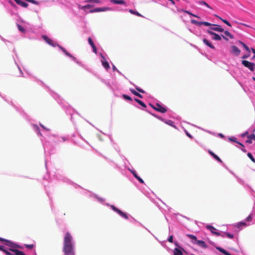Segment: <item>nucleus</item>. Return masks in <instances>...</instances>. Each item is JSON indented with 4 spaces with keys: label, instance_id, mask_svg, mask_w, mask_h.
I'll return each mask as SVG.
<instances>
[{
    "label": "nucleus",
    "instance_id": "nucleus-35",
    "mask_svg": "<svg viewBox=\"0 0 255 255\" xmlns=\"http://www.w3.org/2000/svg\"><path fill=\"white\" fill-rule=\"evenodd\" d=\"M187 237H188L190 239L194 240L196 243L197 242V239L195 236L193 235H187Z\"/></svg>",
    "mask_w": 255,
    "mask_h": 255
},
{
    "label": "nucleus",
    "instance_id": "nucleus-1",
    "mask_svg": "<svg viewBox=\"0 0 255 255\" xmlns=\"http://www.w3.org/2000/svg\"><path fill=\"white\" fill-rule=\"evenodd\" d=\"M63 252L64 255H75L73 238L69 232H67L63 238Z\"/></svg>",
    "mask_w": 255,
    "mask_h": 255
},
{
    "label": "nucleus",
    "instance_id": "nucleus-28",
    "mask_svg": "<svg viewBox=\"0 0 255 255\" xmlns=\"http://www.w3.org/2000/svg\"><path fill=\"white\" fill-rule=\"evenodd\" d=\"M224 32V34L228 36L230 39H234V36L233 35H232L231 33H230L228 31H223Z\"/></svg>",
    "mask_w": 255,
    "mask_h": 255
},
{
    "label": "nucleus",
    "instance_id": "nucleus-55",
    "mask_svg": "<svg viewBox=\"0 0 255 255\" xmlns=\"http://www.w3.org/2000/svg\"><path fill=\"white\" fill-rule=\"evenodd\" d=\"M6 240V239L0 238V241L3 242L4 244L5 243Z\"/></svg>",
    "mask_w": 255,
    "mask_h": 255
},
{
    "label": "nucleus",
    "instance_id": "nucleus-40",
    "mask_svg": "<svg viewBox=\"0 0 255 255\" xmlns=\"http://www.w3.org/2000/svg\"><path fill=\"white\" fill-rule=\"evenodd\" d=\"M24 246L27 248V249H32L34 247V245H27V244H25L24 245Z\"/></svg>",
    "mask_w": 255,
    "mask_h": 255
},
{
    "label": "nucleus",
    "instance_id": "nucleus-58",
    "mask_svg": "<svg viewBox=\"0 0 255 255\" xmlns=\"http://www.w3.org/2000/svg\"><path fill=\"white\" fill-rule=\"evenodd\" d=\"M219 135L222 138L224 137V135L222 133H219Z\"/></svg>",
    "mask_w": 255,
    "mask_h": 255
},
{
    "label": "nucleus",
    "instance_id": "nucleus-14",
    "mask_svg": "<svg viewBox=\"0 0 255 255\" xmlns=\"http://www.w3.org/2000/svg\"><path fill=\"white\" fill-rule=\"evenodd\" d=\"M108 9L107 7H103V8H96L90 10V12H100V11H104Z\"/></svg>",
    "mask_w": 255,
    "mask_h": 255
},
{
    "label": "nucleus",
    "instance_id": "nucleus-61",
    "mask_svg": "<svg viewBox=\"0 0 255 255\" xmlns=\"http://www.w3.org/2000/svg\"><path fill=\"white\" fill-rule=\"evenodd\" d=\"M174 244H175V246H176L177 247H179V246H178V244H177V242H175V243H174Z\"/></svg>",
    "mask_w": 255,
    "mask_h": 255
},
{
    "label": "nucleus",
    "instance_id": "nucleus-25",
    "mask_svg": "<svg viewBox=\"0 0 255 255\" xmlns=\"http://www.w3.org/2000/svg\"><path fill=\"white\" fill-rule=\"evenodd\" d=\"M239 43L244 47V48L248 51V53H250V49L249 47L245 43L241 41H239Z\"/></svg>",
    "mask_w": 255,
    "mask_h": 255
},
{
    "label": "nucleus",
    "instance_id": "nucleus-21",
    "mask_svg": "<svg viewBox=\"0 0 255 255\" xmlns=\"http://www.w3.org/2000/svg\"><path fill=\"white\" fill-rule=\"evenodd\" d=\"M174 255H184L181 250L175 248L173 250Z\"/></svg>",
    "mask_w": 255,
    "mask_h": 255
},
{
    "label": "nucleus",
    "instance_id": "nucleus-56",
    "mask_svg": "<svg viewBox=\"0 0 255 255\" xmlns=\"http://www.w3.org/2000/svg\"><path fill=\"white\" fill-rule=\"evenodd\" d=\"M248 134V131H246V132H245V133H243V134H242V136L243 137H244V136H246V135H247Z\"/></svg>",
    "mask_w": 255,
    "mask_h": 255
},
{
    "label": "nucleus",
    "instance_id": "nucleus-63",
    "mask_svg": "<svg viewBox=\"0 0 255 255\" xmlns=\"http://www.w3.org/2000/svg\"><path fill=\"white\" fill-rule=\"evenodd\" d=\"M253 80L255 81V77H253Z\"/></svg>",
    "mask_w": 255,
    "mask_h": 255
},
{
    "label": "nucleus",
    "instance_id": "nucleus-29",
    "mask_svg": "<svg viewBox=\"0 0 255 255\" xmlns=\"http://www.w3.org/2000/svg\"><path fill=\"white\" fill-rule=\"evenodd\" d=\"M229 140L230 141H233V142H235L236 143H237L238 144H240L241 146H242V147H244V145L241 142L238 141L236 140V138H233V137H230L229 138Z\"/></svg>",
    "mask_w": 255,
    "mask_h": 255
},
{
    "label": "nucleus",
    "instance_id": "nucleus-45",
    "mask_svg": "<svg viewBox=\"0 0 255 255\" xmlns=\"http://www.w3.org/2000/svg\"><path fill=\"white\" fill-rule=\"evenodd\" d=\"M247 224L245 222H240L238 223L237 227H240L241 226H246Z\"/></svg>",
    "mask_w": 255,
    "mask_h": 255
},
{
    "label": "nucleus",
    "instance_id": "nucleus-50",
    "mask_svg": "<svg viewBox=\"0 0 255 255\" xmlns=\"http://www.w3.org/2000/svg\"><path fill=\"white\" fill-rule=\"evenodd\" d=\"M251 50H252V52L254 54V55L252 57V59H255V49L254 48H252Z\"/></svg>",
    "mask_w": 255,
    "mask_h": 255
},
{
    "label": "nucleus",
    "instance_id": "nucleus-37",
    "mask_svg": "<svg viewBox=\"0 0 255 255\" xmlns=\"http://www.w3.org/2000/svg\"><path fill=\"white\" fill-rule=\"evenodd\" d=\"M247 155H248V156L250 158V159L253 162L255 163V159L254 157H253V156L252 155V154L250 152H249Z\"/></svg>",
    "mask_w": 255,
    "mask_h": 255
},
{
    "label": "nucleus",
    "instance_id": "nucleus-43",
    "mask_svg": "<svg viewBox=\"0 0 255 255\" xmlns=\"http://www.w3.org/2000/svg\"><path fill=\"white\" fill-rule=\"evenodd\" d=\"M165 123L168 124V125H170V126H173V122L171 121V120H168V121H166L165 122Z\"/></svg>",
    "mask_w": 255,
    "mask_h": 255
},
{
    "label": "nucleus",
    "instance_id": "nucleus-20",
    "mask_svg": "<svg viewBox=\"0 0 255 255\" xmlns=\"http://www.w3.org/2000/svg\"><path fill=\"white\" fill-rule=\"evenodd\" d=\"M111 1L114 4H126V2L124 0H111Z\"/></svg>",
    "mask_w": 255,
    "mask_h": 255
},
{
    "label": "nucleus",
    "instance_id": "nucleus-49",
    "mask_svg": "<svg viewBox=\"0 0 255 255\" xmlns=\"http://www.w3.org/2000/svg\"><path fill=\"white\" fill-rule=\"evenodd\" d=\"M92 47V48H93V52H94L95 53H96H96H97V48H96V47L95 45H94V46H93Z\"/></svg>",
    "mask_w": 255,
    "mask_h": 255
},
{
    "label": "nucleus",
    "instance_id": "nucleus-59",
    "mask_svg": "<svg viewBox=\"0 0 255 255\" xmlns=\"http://www.w3.org/2000/svg\"><path fill=\"white\" fill-rule=\"evenodd\" d=\"M241 149L244 152H246L247 151L246 149L244 148V147H243V148Z\"/></svg>",
    "mask_w": 255,
    "mask_h": 255
},
{
    "label": "nucleus",
    "instance_id": "nucleus-57",
    "mask_svg": "<svg viewBox=\"0 0 255 255\" xmlns=\"http://www.w3.org/2000/svg\"><path fill=\"white\" fill-rule=\"evenodd\" d=\"M187 136H188V137H189L190 138H193V137H192V136L191 134H190L189 133H187Z\"/></svg>",
    "mask_w": 255,
    "mask_h": 255
},
{
    "label": "nucleus",
    "instance_id": "nucleus-60",
    "mask_svg": "<svg viewBox=\"0 0 255 255\" xmlns=\"http://www.w3.org/2000/svg\"><path fill=\"white\" fill-rule=\"evenodd\" d=\"M113 69L114 71L117 70L116 67L114 65L113 66Z\"/></svg>",
    "mask_w": 255,
    "mask_h": 255
},
{
    "label": "nucleus",
    "instance_id": "nucleus-52",
    "mask_svg": "<svg viewBox=\"0 0 255 255\" xmlns=\"http://www.w3.org/2000/svg\"><path fill=\"white\" fill-rule=\"evenodd\" d=\"M0 251L4 252V251H5V247L3 246H0Z\"/></svg>",
    "mask_w": 255,
    "mask_h": 255
},
{
    "label": "nucleus",
    "instance_id": "nucleus-38",
    "mask_svg": "<svg viewBox=\"0 0 255 255\" xmlns=\"http://www.w3.org/2000/svg\"><path fill=\"white\" fill-rule=\"evenodd\" d=\"M201 25H204L205 26H211L213 25V24H211L208 22L206 21H201Z\"/></svg>",
    "mask_w": 255,
    "mask_h": 255
},
{
    "label": "nucleus",
    "instance_id": "nucleus-26",
    "mask_svg": "<svg viewBox=\"0 0 255 255\" xmlns=\"http://www.w3.org/2000/svg\"><path fill=\"white\" fill-rule=\"evenodd\" d=\"M134 100L137 103H138L140 106H141L142 107H143V108H146V105L143 102H142L141 101H140V100L138 99H134Z\"/></svg>",
    "mask_w": 255,
    "mask_h": 255
},
{
    "label": "nucleus",
    "instance_id": "nucleus-34",
    "mask_svg": "<svg viewBox=\"0 0 255 255\" xmlns=\"http://www.w3.org/2000/svg\"><path fill=\"white\" fill-rule=\"evenodd\" d=\"M129 12L130 13L135 14V15H136L137 16H142V15L139 12H138L137 11H135L133 10L129 9Z\"/></svg>",
    "mask_w": 255,
    "mask_h": 255
},
{
    "label": "nucleus",
    "instance_id": "nucleus-19",
    "mask_svg": "<svg viewBox=\"0 0 255 255\" xmlns=\"http://www.w3.org/2000/svg\"><path fill=\"white\" fill-rule=\"evenodd\" d=\"M197 245L198 246L202 247L204 248H206L207 247V245L204 241L198 240L196 243Z\"/></svg>",
    "mask_w": 255,
    "mask_h": 255
},
{
    "label": "nucleus",
    "instance_id": "nucleus-23",
    "mask_svg": "<svg viewBox=\"0 0 255 255\" xmlns=\"http://www.w3.org/2000/svg\"><path fill=\"white\" fill-rule=\"evenodd\" d=\"M217 250L219 251L221 253L224 254L225 255H232L230 253L227 252L224 249L221 248H217Z\"/></svg>",
    "mask_w": 255,
    "mask_h": 255
},
{
    "label": "nucleus",
    "instance_id": "nucleus-7",
    "mask_svg": "<svg viewBox=\"0 0 255 255\" xmlns=\"http://www.w3.org/2000/svg\"><path fill=\"white\" fill-rule=\"evenodd\" d=\"M206 228L208 229L210 231V232L214 235H215L217 236H221L224 238V235H221L219 232H216V229L214 228L213 226L211 225H207L206 226Z\"/></svg>",
    "mask_w": 255,
    "mask_h": 255
},
{
    "label": "nucleus",
    "instance_id": "nucleus-33",
    "mask_svg": "<svg viewBox=\"0 0 255 255\" xmlns=\"http://www.w3.org/2000/svg\"><path fill=\"white\" fill-rule=\"evenodd\" d=\"M191 22L192 24H194L198 25V26L201 25V21L199 22V21H197L196 20L192 19L191 20Z\"/></svg>",
    "mask_w": 255,
    "mask_h": 255
},
{
    "label": "nucleus",
    "instance_id": "nucleus-32",
    "mask_svg": "<svg viewBox=\"0 0 255 255\" xmlns=\"http://www.w3.org/2000/svg\"><path fill=\"white\" fill-rule=\"evenodd\" d=\"M17 27L20 32H21L22 33H25V30L21 25L17 24Z\"/></svg>",
    "mask_w": 255,
    "mask_h": 255
},
{
    "label": "nucleus",
    "instance_id": "nucleus-53",
    "mask_svg": "<svg viewBox=\"0 0 255 255\" xmlns=\"http://www.w3.org/2000/svg\"><path fill=\"white\" fill-rule=\"evenodd\" d=\"M252 139L248 138V139L246 140V142L248 143L251 144V143H252Z\"/></svg>",
    "mask_w": 255,
    "mask_h": 255
},
{
    "label": "nucleus",
    "instance_id": "nucleus-12",
    "mask_svg": "<svg viewBox=\"0 0 255 255\" xmlns=\"http://www.w3.org/2000/svg\"><path fill=\"white\" fill-rule=\"evenodd\" d=\"M9 250L13 253V255H25V254L22 251L18 250L15 249H9Z\"/></svg>",
    "mask_w": 255,
    "mask_h": 255
},
{
    "label": "nucleus",
    "instance_id": "nucleus-54",
    "mask_svg": "<svg viewBox=\"0 0 255 255\" xmlns=\"http://www.w3.org/2000/svg\"><path fill=\"white\" fill-rule=\"evenodd\" d=\"M92 7V5H90V4H87L86 5H85L83 7L84 8H90Z\"/></svg>",
    "mask_w": 255,
    "mask_h": 255
},
{
    "label": "nucleus",
    "instance_id": "nucleus-27",
    "mask_svg": "<svg viewBox=\"0 0 255 255\" xmlns=\"http://www.w3.org/2000/svg\"><path fill=\"white\" fill-rule=\"evenodd\" d=\"M182 11L183 12H184V13H187V14H189V15H190L192 16H194V17H197V18H200L199 16H197V15H195V14H193V13H191V12H190V11H188V10H182Z\"/></svg>",
    "mask_w": 255,
    "mask_h": 255
},
{
    "label": "nucleus",
    "instance_id": "nucleus-44",
    "mask_svg": "<svg viewBox=\"0 0 255 255\" xmlns=\"http://www.w3.org/2000/svg\"><path fill=\"white\" fill-rule=\"evenodd\" d=\"M136 89L139 92L141 93H144L145 92L143 90H142V89H140L137 87H136Z\"/></svg>",
    "mask_w": 255,
    "mask_h": 255
},
{
    "label": "nucleus",
    "instance_id": "nucleus-36",
    "mask_svg": "<svg viewBox=\"0 0 255 255\" xmlns=\"http://www.w3.org/2000/svg\"><path fill=\"white\" fill-rule=\"evenodd\" d=\"M123 97L124 98V99L125 100H128V101H132V99L130 97H129V96L128 95H125V94H124L123 95Z\"/></svg>",
    "mask_w": 255,
    "mask_h": 255
},
{
    "label": "nucleus",
    "instance_id": "nucleus-42",
    "mask_svg": "<svg viewBox=\"0 0 255 255\" xmlns=\"http://www.w3.org/2000/svg\"><path fill=\"white\" fill-rule=\"evenodd\" d=\"M250 56V53H248L247 54H245L244 55H243L242 57V58L243 59H245L249 58Z\"/></svg>",
    "mask_w": 255,
    "mask_h": 255
},
{
    "label": "nucleus",
    "instance_id": "nucleus-16",
    "mask_svg": "<svg viewBox=\"0 0 255 255\" xmlns=\"http://www.w3.org/2000/svg\"><path fill=\"white\" fill-rule=\"evenodd\" d=\"M131 172L132 173L133 176L138 180V181L139 182H140L142 184H143L144 183V181L139 177L137 175V174H136V172L135 171H133V170H130Z\"/></svg>",
    "mask_w": 255,
    "mask_h": 255
},
{
    "label": "nucleus",
    "instance_id": "nucleus-15",
    "mask_svg": "<svg viewBox=\"0 0 255 255\" xmlns=\"http://www.w3.org/2000/svg\"><path fill=\"white\" fill-rule=\"evenodd\" d=\"M203 43L205 45H206L207 46H208V47H209L211 49H215V46L209 40H208L207 39H206L205 38L203 40Z\"/></svg>",
    "mask_w": 255,
    "mask_h": 255
},
{
    "label": "nucleus",
    "instance_id": "nucleus-24",
    "mask_svg": "<svg viewBox=\"0 0 255 255\" xmlns=\"http://www.w3.org/2000/svg\"><path fill=\"white\" fill-rule=\"evenodd\" d=\"M215 16L216 17H217L218 18H219L220 20H221L224 23L227 24L228 26H232L231 23L228 20H227L226 19H223L221 17L218 16L217 15H215Z\"/></svg>",
    "mask_w": 255,
    "mask_h": 255
},
{
    "label": "nucleus",
    "instance_id": "nucleus-4",
    "mask_svg": "<svg viewBox=\"0 0 255 255\" xmlns=\"http://www.w3.org/2000/svg\"><path fill=\"white\" fill-rule=\"evenodd\" d=\"M111 208L114 210L115 212H117L119 215H120L121 217H123L126 219H128V217L127 214L125 213L122 212L121 210L117 208L114 205H111Z\"/></svg>",
    "mask_w": 255,
    "mask_h": 255
},
{
    "label": "nucleus",
    "instance_id": "nucleus-30",
    "mask_svg": "<svg viewBox=\"0 0 255 255\" xmlns=\"http://www.w3.org/2000/svg\"><path fill=\"white\" fill-rule=\"evenodd\" d=\"M223 235H224V237H225V235L230 239H233L234 238V235L233 234L228 232H225Z\"/></svg>",
    "mask_w": 255,
    "mask_h": 255
},
{
    "label": "nucleus",
    "instance_id": "nucleus-9",
    "mask_svg": "<svg viewBox=\"0 0 255 255\" xmlns=\"http://www.w3.org/2000/svg\"><path fill=\"white\" fill-rule=\"evenodd\" d=\"M232 51L231 52L238 56L240 55L241 51L236 46H232L231 47Z\"/></svg>",
    "mask_w": 255,
    "mask_h": 255
},
{
    "label": "nucleus",
    "instance_id": "nucleus-47",
    "mask_svg": "<svg viewBox=\"0 0 255 255\" xmlns=\"http://www.w3.org/2000/svg\"><path fill=\"white\" fill-rule=\"evenodd\" d=\"M89 1L90 2H94V3H100V2L99 0H89Z\"/></svg>",
    "mask_w": 255,
    "mask_h": 255
},
{
    "label": "nucleus",
    "instance_id": "nucleus-17",
    "mask_svg": "<svg viewBox=\"0 0 255 255\" xmlns=\"http://www.w3.org/2000/svg\"><path fill=\"white\" fill-rule=\"evenodd\" d=\"M14 0L16 2V3L17 4L20 5V6H21L23 7H27L28 5V4L27 3L23 2L21 0Z\"/></svg>",
    "mask_w": 255,
    "mask_h": 255
},
{
    "label": "nucleus",
    "instance_id": "nucleus-46",
    "mask_svg": "<svg viewBox=\"0 0 255 255\" xmlns=\"http://www.w3.org/2000/svg\"><path fill=\"white\" fill-rule=\"evenodd\" d=\"M4 253L6 255H13V254L11 253L10 252L6 250L5 251H4Z\"/></svg>",
    "mask_w": 255,
    "mask_h": 255
},
{
    "label": "nucleus",
    "instance_id": "nucleus-3",
    "mask_svg": "<svg viewBox=\"0 0 255 255\" xmlns=\"http://www.w3.org/2000/svg\"><path fill=\"white\" fill-rule=\"evenodd\" d=\"M242 64L251 71H254L255 70V64L253 62L243 60L242 61Z\"/></svg>",
    "mask_w": 255,
    "mask_h": 255
},
{
    "label": "nucleus",
    "instance_id": "nucleus-11",
    "mask_svg": "<svg viewBox=\"0 0 255 255\" xmlns=\"http://www.w3.org/2000/svg\"><path fill=\"white\" fill-rule=\"evenodd\" d=\"M58 47L67 56L72 58L74 60H76V58L69 53L64 47L59 45H58Z\"/></svg>",
    "mask_w": 255,
    "mask_h": 255
},
{
    "label": "nucleus",
    "instance_id": "nucleus-48",
    "mask_svg": "<svg viewBox=\"0 0 255 255\" xmlns=\"http://www.w3.org/2000/svg\"><path fill=\"white\" fill-rule=\"evenodd\" d=\"M168 241L170 243H173V236H170L168 239Z\"/></svg>",
    "mask_w": 255,
    "mask_h": 255
},
{
    "label": "nucleus",
    "instance_id": "nucleus-2",
    "mask_svg": "<svg viewBox=\"0 0 255 255\" xmlns=\"http://www.w3.org/2000/svg\"><path fill=\"white\" fill-rule=\"evenodd\" d=\"M207 33H209L210 35L213 36L212 38L213 40H221V37H222L224 39H225L226 41L229 40V39L227 38L226 36H225L224 35L222 34L221 36H220L210 29L207 30Z\"/></svg>",
    "mask_w": 255,
    "mask_h": 255
},
{
    "label": "nucleus",
    "instance_id": "nucleus-39",
    "mask_svg": "<svg viewBox=\"0 0 255 255\" xmlns=\"http://www.w3.org/2000/svg\"><path fill=\"white\" fill-rule=\"evenodd\" d=\"M88 42H89V44L91 46V47L95 45V44L94 43V42L91 37L88 38Z\"/></svg>",
    "mask_w": 255,
    "mask_h": 255
},
{
    "label": "nucleus",
    "instance_id": "nucleus-62",
    "mask_svg": "<svg viewBox=\"0 0 255 255\" xmlns=\"http://www.w3.org/2000/svg\"><path fill=\"white\" fill-rule=\"evenodd\" d=\"M242 24L246 26H249L248 25L246 24H244V23H242Z\"/></svg>",
    "mask_w": 255,
    "mask_h": 255
},
{
    "label": "nucleus",
    "instance_id": "nucleus-51",
    "mask_svg": "<svg viewBox=\"0 0 255 255\" xmlns=\"http://www.w3.org/2000/svg\"><path fill=\"white\" fill-rule=\"evenodd\" d=\"M252 220V217L251 215H249L246 219V221L247 222H250Z\"/></svg>",
    "mask_w": 255,
    "mask_h": 255
},
{
    "label": "nucleus",
    "instance_id": "nucleus-5",
    "mask_svg": "<svg viewBox=\"0 0 255 255\" xmlns=\"http://www.w3.org/2000/svg\"><path fill=\"white\" fill-rule=\"evenodd\" d=\"M150 106H151L152 107V108L154 109L156 111H158L161 113H165L167 111V110L165 107H162L158 103L156 104L155 106H154L151 104H150Z\"/></svg>",
    "mask_w": 255,
    "mask_h": 255
},
{
    "label": "nucleus",
    "instance_id": "nucleus-22",
    "mask_svg": "<svg viewBox=\"0 0 255 255\" xmlns=\"http://www.w3.org/2000/svg\"><path fill=\"white\" fill-rule=\"evenodd\" d=\"M130 91L135 96H136L140 98H142V96L140 94H139L137 92H136L135 90H134V89H130Z\"/></svg>",
    "mask_w": 255,
    "mask_h": 255
},
{
    "label": "nucleus",
    "instance_id": "nucleus-13",
    "mask_svg": "<svg viewBox=\"0 0 255 255\" xmlns=\"http://www.w3.org/2000/svg\"><path fill=\"white\" fill-rule=\"evenodd\" d=\"M103 60L102 61L103 67L107 70L110 68V65L108 62L105 59V57L102 55Z\"/></svg>",
    "mask_w": 255,
    "mask_h": 255
},
{
    "label": "nucleus",
    "instance_id": "nucleus-6",
    "mask_svg": "<svg viewBox=\"0 0 255 255\" xmlns=\"http://www.w3.org/2000/svg\"><path fill=\"white\" fill-rule=\"evenodd\" d=\"M4 244L6 246L10 247L9 249H15V248L22 249V247H21L20 246H19L17 244H16L12 242L11 241L7 240H6L5 241Z\"/></svg>",
    "mask_w": 255,
    "mask_h": 255
},
{
    "label": "nucleus",
    "instance_id": "nucleus-8",
    "mask_svg": "<svg viewBox=\"0 0 255 255\" xmlns=\"http://www.w3.org/2000/svg\"><path fill=\"white\" fill-rule=\"evenodd\" d=\"M43 40L50 45L55 47L56 45L54 43L53 40L50 39L47 36L44 35L42 36Z\"/></svg>",
    "mask_w": 255,
    "mask_h": 255
},
{
    "label": "nucleus",
    "instance_id": "nucleus-64",
    "mask_svg": "<svg viewBox=\"0 0 255 255\" xmlns=\"http://www.w3.org/2000/svg\"><path fill=\"white\" fill-rule=\"evenodd\" d=\"M10 3H11V4H12V5H13V6L14 5V4L13 3H12V2H10Z\"/></svg>",
    "mask_w": 255,
    "mask_h": 255
},
{
    "label": "nucleus",
    "instance_id": "nucleus-41",
    "mask_svg": "<svg viewBox=\"0 0 255 255\" xmlns=\"http://www.w3.org/2000/svg\"><path fill=\"white\" fill-rule=\"evenodd\" d=\"M248 138L249 139H252L255 140V135L254 134H252L248 136Z\"/></svg>",
    "mask_w": 255,
    "mask_h": 255
},
{
    "label": "nucleus",
    "instance_id": "nucleus-18",
    "mask_svg": "<svg viewBox=\"0 0 255 255\" xmlns=\"http://www.w3.org/2000/svg\"><path fill=\"white\" fill-rule=\"evenodd\" d=\"M209 153L211 155H212L216 160H217L218 161L222 163V160L220 159V158L217 156L216 154H215L213 152H212L211 150H209Z\"/></svg>",
    "mask_w": 255,
    "mask_h": 255
},
{
    "label": "nucleus",
    "instance_id": "nucleus-31",
    "mask_svg": "<svg viewBox=\"0 0 255 255\" xmlns=\"http://www.w3.org/2000/svg\"><path fill=\"white\" fill-rule=\"evenodd\" d=\"M199 3L201 5H204L209 8H211V6L205 1L201 0L199 1Z\"/></svg>",
    "mask_w": 255,
    "mask_h": 255
},
{
    "label": "nucleus",
    "instance_id": "nucleus-10",
    "mask_svg": "<svg viewBox=\"0 0 255 255\" xmlns=\"http://www.w3.org/2000/svg\"><path fill=\"white\" fill-rule=\"evenodd\" d=\"M213 26H214V27H211L210 28V30H215V31H218V32H223L224 31V29L222 28V27H221V26L219 25H217V24H213Z\"/></svg>",
    "mask_w": 255,
    "mask_h": 255
}]
</instances>
